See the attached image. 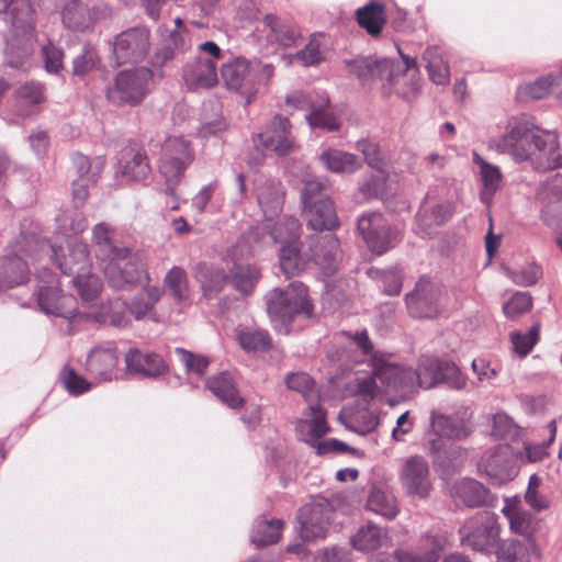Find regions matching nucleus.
Listing matches in <instances>:
<instances>
[{
  "label": "nucleus",
  "mask_w": 562,
  "mask_h": 562,
  "mask_svg": "<svg viewBox=\"0 0 562 562\" xmlns=\"http://www.w3.org/2000/svg\"><path fill=\"white\" fill-rule=\"evenodd\" d=\"M499 153H508L517 162L529 161L537 170L562 168L558 135L527 123L509 124L508 131L492 140Z\"/></svg>",
  "instance_id": "f257e3e1"
},
{
  "label": "nucleus",
  "mask_w": 562,
  "mask_h": 562,
  "mask_svg": "<svg viewBox=\"0 0 562 562\" xmlns=\"http://www.w3.org/2000/svg\"><path fill=\"white\" fill-rule=\"evenodd\" d=\"M113 234L112 227L99 223L92 228V244L109 283L113 288L123 289L139 280V271L137 263L132 260L130 249L114 245Z\"/></svg>",
  "instance_id": "f03ea898"
},
{
  "label": "nucleus",
  "mask_w": 562,
  "mask_h": 562,
  "mask_svg": "<svg viewBox=\"0 0 562 562\" xmlns=\"http://www.w3.org/2000/svg\"><path fill=\"white\" fill-rule=\"evenodd\" d=\"M67 255H60L57 247H53L54 260L65 274L74 276V284L83 301H91L99 295L102 289L100 279L92 274L88 245L78 238L67 241Z\"/></svg>",
  "instance_id": "7ed1b4c3"
},
{
  "label": "nucleus",
  "mask_w": 562,
  "mask_h": 562,
  "mask_svg": "<svg viewBox=\"0 0 562 562\" xmlns=\"http://www.w3.org/2000/svg\"><path fill=\"white\" fill-rule=\"evenodd\" d=\"M267 312L280 330L289 331V325L295 316L303 315L307 318L313 316V304L307 295L306 286L294 281L286 289H272L265 296Z\"/></svg>",
  "instance_id": "20e7f679"
},
{
  "label": "nucleus",
  "mask_w": 562,
  "mask_h": 562,
  "mask_svg": "<svg viewBox=\"0 0 562 562\" xmlns=\"http://www.w3.org/2000/svg\"><path fill=\"white\" fill-rule=\"evenodd\" d=\"M372 374L357 379L356 391L364 398L372 400L382 391H400L412 384L416 374L412 368H403L387 362L382 356L374 353L371 358Z\"/></svg>",
  "instance_id": "39448f33"
},
{
  "label": "nucleus",
  "mask_w": 562,
  "mask_h": 562,
  "mask_svg": "<svg viewBox=\"0 0 562 562\" xmlns=\"http://www.w3.org/2000/svg\"><path fill=\"white\" fill-rule=\"evenodd\" d=\"M193 159V149L182 137H168L161 145L159 172L166 180V192L171 196H176L175 187L181 181Z\"/></svg>",
  "instance_id": "423d86ee"
},
{
  "label": "nucleus",
  "mask_w": 562,
  "mask_h": 562,
  "mask_svg": "<svg viewBox=\"0 0 562 562\" xmlns=\"http://www.w3.org/2000/svg\"><path fill=\"white\" fill-rule=\"evenodd\" d=\"M461 544L475 551L488 552L499 542L501 525L495 513L477 512L459 529Z\"/></svg>",
  "instance_id": "0eeeda50"
},
{
  "label": "nucleus",
  "mask_w": 562,
  "mask_h": 562,
  "mask_svg": "<svg viewBox=\"0 0 562 562\" xmlns=\"http://www.w3.org/2000/svg\"><path fill=\"white\" fill-rule=\"evenodd\" d=\"M401 57L404 61V69L401 66L387 58L376 59L371 56L356 58L347 61L349 71L356 75L359 80L367 82L372 79H385L389 82H394L400 76H403L409 69L417 67L415 58L403 54L400 50Z\"/></svg>",
  "instance_id": "6e6552de"
},
{
  "label": "nucleus",
  "mask_w": 562,
  "mask_h": 562,
  "mask_svg": "<svg viewBox=\"0 0 562 562\" xmlns=\"http://www.w3.org/2000/svg\"><path fill=\"white\" fill-rule=\"evenodd\" d=\"M0 13H7L11 23L9 46L21 44L26 50L34 41L36 12L30 0H0Z\"/></svg>",
  "instance_id": "1a4fd4ad"
},
{
  "label": "nucleus",
  "mask_w": 562,
  "mask_h": 562,
  "mask_svg": "<svg viewBox=\"0 0 562 562\" xmlns=\"http://www.w3.org/2000/svg\"><path fill=\"white\" fill-rule=\"evenodd\" d=\"M357 228L369 249L376 255L387 251L397 239L398 232L392 228L387 220L378 212L360 216Z\"/></svg>",
  "instance_id": "9d476101"
},
{
  "label": "nucleus",
  "mask_w": 562,
  "mask_h": 562,
  "mask_svg": "<svg viewBox=\"0 0 562 562\" xmlns=\"http://www.w3.org/2000/svg\"><path fill=\"white\" fill-rule=\"evenodd\" d=\"M221 74L227 89L238 92L246 105L252 102L258 89L255 67L249 60L234 58L223 64Z\"/></svg>",
  "instance_id": "9b49d317"
},
{
  "label": "nucleus",
  "mask_w": 562,
  "mask_h": 562,
  "mask_svg": "<svg viewBox=\"0 0 562 562\" xmlns=\"http://www.w3.org/2000/svg\"><path fill=\"white\" fill-rule=\"evenodd\" d=\"M400 479L407 495L427 498L432 488L430 469L427 460L422 456H412L406 459Z\"/></svg>",
  "instance_id": "f8f14e48"
},
{
  "label": "nucleus",
  "mask_w": 562,
  "mask_h": 562,
  "mask_svg": "<svg viewBox=\"0 0 562 562\" xmlns=\"http://www.w3.org/2000/svg\"><path fill=\"white\" fill-rule=\"evenodd\" d=\"M440 290L428 279L422 278L406 295V305L413 317L434 318L440 313Z\"/></svg>",
  "instance_id": "ddd939ff"
},
{
  "label": "nucleus",
  "mask_w": 562,
  "mask_h": 562,
  "mask_svg": "<svg viewBox=\"0 0 562 562\" xmlns=\"http://www.w3.org/2000/svg\"><path fill=\"white\" fill-rule=\"evenodd\" d=\"M430 426L435 435L451 440L467 439L473 432L472 413L468 408L446 415L432 411Z\"/></svg>",
  "instance_id": "4468645a"
},
{
  "label": "nucleus",
  "mask_w": 562,
  "mask_h": 562,
  "mask_svg": "<svg viewBox=\"0 0 562 562\" xmlns=\"http://www.w3.org/2000/svg\"><path fill=\"white\" fill-rule=\"evenodd\" d=\"M479 470L484 472L492 484L502 485L515 476V467L509 457V448L498 445L484 453L479 463Z\"/></svg>",
  "instance_id": "2eb2a0df"
},
{
  "label": "nucleus",
  "mask_w": 562,
  "mask_h": 562,
  "mask_svg": "<svg viewBox=\"0 0 562 562\" xmlns=\"http://www.w3.org/2000/svg\"><path fill=\"white\" fill-rule=\"evenodd\" d=\"M258 140L266 149L278 156L291 153L294 143L289 119L280 114L274 115L267 131L258 135Z\"/></svg>",
  "instance_id": "dca6fc26"
},
{
  "label": "nucleus",
  "mask_w": 562,
  "mask_h": 562,
  "mask_svg": "<svg viewBox=\"0 0 562 562\" xmlns=\"http://www.w3.org/2000/svg\"><path fill=\"white\" fill-rule=\"evenodd\" d=\"M140 97V75L138 68L120 71L114 85L106 90L108 100L116 105L135 104Z\"/></svg>",
  "instance_id": "f3484780"
},
{
  "label": "nucleus",
  "mask_w": 562,
  "mask_h": 562,
  "mask_svg": "<svg viewBox=\"0 0 562 562\" xmlns=\"http://www.w3.org/2000/svg\"><path fill=\"white\" fill-rule=\"evenodd\" d=\"M330 509L322 504H307L300 508L297 520L304 540L324 538L328 530Z\"/></svg>",
  "instance_id": "a211bd4d"
},
{
  "label": "nucleus",
  "mask_w": 562,
  "mask_h": 562,
  "mask_svg": "<svg viewBox=\"0 0 562 562\" xmlns=\"http://www.w3.org/2000/svg\"><path fill=\"white\" fill-rule=\"evenodd\" d=\"M295 430L300 440L317 449L321 438L329 430L325 411L318 405H310L297 422Z\"/></svg>",
  "instance_id": "6ab92c4d"
},
{
  "label": "nucleus",
  "mask_w": 562,
  "mask_h": 562,
  "mask_svg": "<svg viewBox=\"0 0 562 562\" xmlns=\"http://www.w3.org/2000/svg\"><path fill=\"white\" fill-rule=\"evenodd\" d=\"M446 543V538L427 533L418 540L416 552L396 549L393 552V558L396 562H437Z\"/></svg>",
  "instance_id": "aec40b11"
},
{
  "label": "nucleus",
  "mask_w": 562,
  "mask_h": 562,
  "mask_svg": "<svg viewBox=\"0 0 562 562\" xmlns=\"http://www.w3.org/2000/svg\"><path fill=\"white\" fill-rule=\"evenodd\" d=\"M183 79L190 89H207L218 81L216 63L210 58L195 57L183 68Z\"/></svg>",
  "instance_id": "412c9836"
},
{
  "label": "nucleus",
  "mask_w": 562,
  "mask_h": 562,
  "mask_svg": "<svg viewBox=\"0 0 562 562\" xmlns=\"http://www.w3.org/2000/svg\"><path fill=\"white\" fill-rule=\"evenodd\" d=\"M310 249L312 259L316 265L321 266L326 273H330L336 269V265L341 257V251L339 240L335 235L311 236Z\"/></svg>",
  "instance_id": "4be33fe9"
},
{
  "label": "nucleus",
  "mask_w": 562,
  "mask_h": 562,
  "mask_svg": "<svg viewBox=\"0 0 562 562\" xmlns=\"http://www.w3.org/2000/svg\"><path fill=\"white\" fill-rule=\"evenodd\" d=\"M60 16L66 29L80 33L92 29L97 21L95 10L81 0H65L60 7Z\"/></svg>",
  "instance_id": "5701e85b"
},
{
  "label": "nucleus",
  "mask_w": 562,
  "mask_h": 562,
  "mask_svg": "<svg viewBox=\"0 0 562 562\" xmlns=\"http://www.w3.org/2000/svg\"><path fill=\"white\" fill-rule=\"evenodd\" d=\"M38 304L46 314L69 319L77 316L74 296L64 294L54 286H45L38 291Z\"/></svg>",
  "instance_id": "b1692460"
},
{
  "label": "nucleus",
  "mask_w": 562,
  "mask_h": 562,
  "mask_svg": "<svg viewBox=\"0 0 562 562\" xmlns=\"http://www.w3.org/2000/svg\"><path fill=\"white\" fill-rule=\"evenodd\" d=\"M303 216L307 226L316 232L331 231L338 226L336 210L330 199H321L315 203L304 205Z\"/></svg>",
  "instance_id": "393cba45"
},
{
  "label": "nucleus",
  "mask_w": 562,
  "mask_h": 562,
  "mask_svg": "<svg viewBox=\"0 0 562 562\" xmlns=\"http://www.w3.org/2000/svg\"><path fill=\"white\" fill-rule=\"evenodd\" d=\"M453 212L454 206L451 202L443 201L434 204L424 202L416 215L418 229L425 235H429L432 227L445 224Z\"/></svg>",
  "instance_id": "a878e982"
},
{
  "label": "nucleus",
  "mask_w": 562,
  "mask_h": 562,
  "mask_svg": "<svg viewBox=\"0 0 562 562\" xmlns=\"http://www.w3.org/2000/svg\"><path fill=\"white\" fill-rule=\"evenodd\" d=\"M184 48V35L179 30L169 31L167 37L164 40L161 47L155 54L154 67L155 69H147L143 67V82L147 79H154L155 76L161 78V66L172 59L177 52Z\"/></svg>",
  "instance_id": "bb28decb"
},
{
  "label": "nucleus",
  "mask_w": 562,
  "mask_h": 562,
  "mask_svg": "<svg viewBox=\"0 0 562 562\" xmlns=\"http://www.w3.org/2000/svg\"><path fill=\"white\" fill-rule=\"evenodd\" d=\"M207 389L231 408H239L244 398L239 395L234 378L228 372H221L206 381Z\"/></svg>",
  "instance_id": "cd10ccee"
},
{
  "label": "nucleus",
  "mask_w": 562,
  "mask_h": 562,
  "mask_svg": "<svg viewBox=\"0 0 562 562\" xmlns=\"http://www.w3.org/2000/svg\"><path fill=\"white\" fill-rule=\"evenodd\" d=\"M318 158L325 169L335 173H353L362 166L357 155L337 148L324 149Z\"/></svg>",
  "instance_id": "c85d7f7f"
},
{
  "label": "nucleus",
  "mask_w": 562,
  "mask_h": 562,
  "mask_svg": "<svg viewBox=\"0 0 562 562\" xmlns=\"http://www.w3.org/2000/svg\"><path fill=\"white\" fill-rule=\"evenodd\" d=\"M119 357L112 348H95L87 359V370L100 381H109L114 375Z\"/></svg>",
  "instance_id": "c756f323"
},
{
  "label": "nucleus",
  "mask_w": 562,
  "mask_h": 562,
  "mask_svg": "<svg viewBox=\"0 0 562 562\" xmlns=\"http://www.w3.org/2000/svg\"><path fill=\"white\" fill-rule=\"evenodd\" d=\"M448 361H442L436 357L423 356L419 359L418 370H413L416 374L414 382L405 389L418 385L424 389H430L442 380L446 364Z\"/></svg>",
  "instance_id": "7c9ffc66"
},
{
  "label": "nucleus",
  "mask_w": 562,
  "mask_h": 562,
  "mask_svg": "<svg viewBox=\"0 0 562 562\" xmlns=\"http://www.w3.org/2000/svg\"><path fill=\"white\" fill-rule=\"evenodd\" d=\"M117 65L136 61L140 55V30L133 27L119 34L113 43Z\"/></svg>",
  "instance_id": "2f4dec72"
},
{
  "label": "nucleus",
  "mask_w": 562,
  "mask_h": 562,
  "mask_svg": "<svg viewBox=\"0 0 562 562\" xmlns=\"http://www.w3.org/2000/svg\"><path fill=\"white\" fill-rule=\"evenodd\" d=\"M356 20L369 35L376 37L386 24L385 7L379 2L371 1L357 9Z\"/></svg>",
  "instance_id": "473e14b6"
},
{
  "label": "nucleus",
  "mask_w": 562,
  "mask_h": 562,
  "mask_svg": "<svg viewBox=\"0 0 562 562\" xmlns=\"http://www.w3.org/2000/svg\"><path fill=\"white\" fill-rule=\"evenodd\" d=\"M258 203L265 216L272 220L282 210L284 192L280 181H267L258 188Z\"/></svg>",
  "instance_id": "72a5a7b5"
},
{
  "label": "nucleus",
  "mask_w": 562,
  "mask_h": 562,
  "mask_svg": "<svg viewBox=\"0 0 562 562\" xmlns=\"http://www.w3.org/2000/svg\"><path fill=\"white\" fill-rule=\"evenodd\" d=\"M473 162L480 169L483 190L481 191V201L490 206L493 195L501 188L502 173L497 166L484 160L477 153H473Z\"/></svg>",
  "instance_id": "f704fd0d"
},
{
  "label": "nucleus",
  "mask_w": 562,
  "mask_h": 562,
  "mask_svg": "<svg viewBox=\"0 0 562 562\" xmlns=\"http://www.w3.org/2000/svg\"><path fill=\"white\" fill-rule=\"evenodd\" d=\"M503 515L508 519L509 528L514 533L522 536L526 540H532L538 530L537 519L528 512L509 504L502 508Z\"/></svg>",
  "instance_id": "c9c22d12"
},
{
  "label": "nucleus",
  "mask_w": 562,
  "mask_h": 562,
  "mask_svg": "<svg viewBox=\"0 0 562 562\" xmlns=\"http://www.w3.org/2000/svg\"><path fill=\"white\" fill-rule=\"evenodd\" d=\"M198 270L201 289L206 297H214L221 293L229 279V276L221 267L201 263L198 266Z\"/></svg>",
  "instance_id": "e433bc0d"
},
{
  "label": "nucleus",
  "mask_w": 562,
  "mask_h": 562,
  "mask_svg": "<svg viewBox=\"0 0 562 562\" xmlns=\"http://www.w3.org/2000/svg\"><path fill=\"white\" fill-rule=\"evenodd\" d=\"M538 549L533 540L525 542L518 540H504L497 549L498 562H530L531 552Z\"/></svg>",
  "instance_id": "4c0bfd02"
},
{
  "label": "nucleus",
  "mask_w": 562,
  "mask_h": 562,
  "mask_svg": "<svg viewBox=\"0 0 562 562\" xmlns=\"http://www.w3.org/2000/svg\"><path fill=\"white\" fill-rule=\"evenodd\" d=\"M307 123L313 128H323L328 132L338 131L340 123L335 113L329 108V99L319 97L311 112L305 116Z\"/></svg>",
  "instance_id": "58836bf2"
},
{
  "label": "nucleus",
  "mask_w": 562,
  "mask_h": 562,
  "mask_svg": "<svg viewBox=\"0 0 562 562\" xmlns=\"http://www.w3.org/2000/svg\"><path fill=\"white\" fill-rule=\"evenodd\" d=\"M29 268L19 257L7 258L0 267V290H7L26 282Z\"/></svg>",
  "instance_id": "ea45409f"
},
{
  "label": "nucleus",
  "mask_w": 562,
  "mask_h": 562,
  "mask_svg": "<svg viewBox=\"0 0 562 562\" xmlns=\"http://www.w3.org/2000/svg\"><path fill=\"white\" fill-rule=\"evenodd\" d=\"M29 268L19 257L7 258L0 267V290H7L26 282Z\"/></svg>",
  "instance_id": "a19ab883"
},
{
  "label": "nucleus",
  "mask_w": 562,
  "mask_h": 562,
  "mask_svg": "<svg viewBox=\"0 0 562 562\" xmlns=\"http://www.w3.org/2000/svg\"><path fill=\"white\" fill-rule=\"evenodd\" d=\"M385 538L386 531L382 527L368 522L351 538V544L359 551H374L381 547Z\"/></svg>",
  "instance_id": "79ce46f5"
},
{
  "label": "nucleus",
  "mask_w": 562,
  "mask_h": 562,
  "mask_svg": "<svg viewBox=\"0 0 562 562\" xmlns=\"http://www.w3.org/2000/svg\"><path fill=\"white\" fill-rule=\"evenodd\" d=\"M260 277V270L254 265H235L229 274L234 289L243 295L254 291Z\"/></svg>",
  "instance_id": "37998d69"
},
{
  "label": "nucleus",
  "mask_w": 562,
  "mask_h": 562,
  "mask_svg": "<svg viewBox=\"0 0 562 562\" xmlns=\"http://www.w3.org/2000/svg\"><path fill=\"white\" fill-rule=\"evenodd\" d=\"M367 506L370 510L385 517L386 519H393L398 514V505L396 497L386 491L379 487L372 488Z\"/></svg>",
  "instance_id": "c03bdc74"
},
{
  "label": "nucleus",
  "mask_w": 562,
  "mask_h": 562,
  "mask_svg": "<svg viewBox=\"0 0 562 562\" xmlns=\"http://www.w3.org/2000/svg\"><path fill=\"white\" fill-rule=\"evenodd\" d=\"M424 59L427 61V71L430 80L436 85H448L450 81L449 66L443 60L440 48L438 46L427 47L424 53Z\"/></svg>",
  "instance_id": "a18cd8bd"
},
{
  "label": "nucleus",
  "mask_w": 562,
  "mask_h": 562,
  "mask_svg": "<svg viewBox=\"0 0 562 562\" xmlns=\"http://www.w3.org/2000/svg\"><path fill=\"white\" fill-rule=\"evenodd\" d=\"M266 26L270 29L269 38L277 42L282 47H291L301 38L296 27L282 23L278 16L267 14L263 19Z\"/></svg>",
  "instance_id": "49530a36"
},
{
  "label": "nucleus",
  "mask_w": 562,
  "mask_h": 562,
  "mask_svg": "<svg viewBox=\"0 0 562 562\" xmlns=\"http://www.w3.org/2000/svg\"><path fill=\"white\" fill-rule=\"evenodd\" d=\"M283 529V521L280 519H271L267 520L260 518L257 520L252 535L251 541L257 547H266L269 544H273L279 541L281 538V532Z\"/></svg>",
  "instance_id": "de8ad7c7"
},
{
  "label": "nucleus",
  "mask_w": 562,
  "mask_h": 562,
  "mask_svg": "<svg viewBox=\"0 0 562 562\" xmlns=\"http://www.w3.org/2000/svg\"><path fill=\"white\" fill-rule=\"evenodd\" d=\"M457 494L469 507L485 505L488 501V490L475 480H463L457 485Z\"/></svg>",
  "instance_id": "09e8293b"
},
{
  "label": "nucleus",
  "mask_w": 562,
  "mask_h": 562,
  "mask_svg": "<svg viewBox=\"0 0 562 562\" xmlns=\"http://www.w3.org/2000/svg\"><path fill=\"white\" fill-rule=\"evenodd\" d=\"M279 262L286 278L299 274L306 265V261L300 254L296 241L282 245L279 251Z\"/></svg>",
  "instance_id": "8fccbe9b"
},
{
  "label": "nucleus",
  "mask_w": 562,
  "mask_h": 562,
  "mask_svg": "<svg viewBox=\"0 0 562 562\" xmlns=\"http://www.w3.org/2000/svg\"><path fill=\"white\" fill-rule=\"evenodd\" d=\"M267 228H269L270 237L274 243L285 245L299 239L301 224L296 217L285 216L272 226L267 225Z\"/></svg>",
  "instance_id": "3c124183"
},
{
  "label": "nucleus",
  "mask_w": 562,
  "mask_h": 562,
  "mask_svg": "<svg viewBox=\"0 0 562 562\" xmlns=\"http://www.w3.org/2000/svg\"><path fill=\"white\" fill-rule=\"evenodd\" d=\"M540 324H533L527 333L513 331L510 341L514 351L521 358L526 357L539 341Z\"/></svg>",
  "instance_id": "603ef678"
},
{
  "label": "nucleus",
  "mask_w": 562,
  "mask_h": 562,
  "mask_svg": "<svg viewBox=\"0 0 562 562\" xmlns=\"http://www.w3.org/2000/svg\"><path fill=\"white\" fill-rule=\"evenodd\" d=\"M165 284L170 290L173 299L183 302L189 296L187 273L180 267H172L165 278Z\"/></svg>",
  "instance_id": "864d4df0"
},
{
  "label": "nucleus",
  "mask_w": 562,
  "mask_h": 562,
  "mask_svg": "<svg viewBox=\"0 0 562 562\" xmlns=\"http://www.w3.org/2000/svg\"><path fill=\"white\" fill-rule=\"evenodd\" d=\"M237 339L246 351H263L271 344V339L265 330H241L238 333Z\"/></svg>",
  "instance_id": "5fc2aeb1"
},
{
  "label": "nucleus",
  "mask_w": 562,
  "mask_h": 562,
  "mask_svg": "<svg viewBox=\"0 0 562 562\" xmlns=\"http://www.w3.org/2000/svg\"><path fill=\"white\" fill-rule=\"evenodd\" d=\"M99 63V56L95 48L86 44L81 53L72 60V74L76 76H85L91 71Z\"/></svg>",
  "instance_id": "6e6d98bb"
},
{
  "label": "nucleus",
  "mask_w": 562,
  "mask_h": 562,
  "mask_svg": "<svg viewBox=\"0 0 562 562\" xmlns=\"http://www.w3.org/2000/svg\"><path fill=\"white\" fill-rule=\"evenodd\" d=\"M554 82L555 78L553 76H543L531 83L521 86L518 90V95L520 98L528 97L535 100L542 99L550 92Z\"/></svg>",
  "instance_id": "4d7b16f0"
},
{
  "label": "nucleus",
  "mask_w": 562,
  "mask_h": 562,
  "mask_svg": "<svg viewBox=\"0 0 562 562\" xmlns=\"http://www.w3.org/2000/svg\"><path fill=\"white\" fill-rule=\"evenodd\" d=\"M532 306V297L527 292H516L510 300L504 304L503 312L507 318H518L528 312Z\"/></svg>",
  "instance_id": "13d9d810"
},
{
  "label": "nucleus",
  "mask_w": 562,
  "mask_h": 562,
  "mask_svg": "<svg viewBox=\"0 0 562 562\" xmlns=\"http://www.w3.org/2000/svg\"><path fill=\"white\" fill-rule=\"evenodd\" d=\"M176 353L188 372H194L199 375H204L206 373L210 361L205 356L195 355L183 348H176Z\"/></svg>",
  "instance_id": "bf43d9fd"
},
{
  "label": "nucleus",
  "mask_w": 562,
  "mask_h": 562,
  "mask_svg": "<svg viewBox=\"0 0 562 562\" xmlns=\"http://www.w3.org/2000/svg\"><path fill=\"white\" fill-rule=\"evenodd\" d=\"M491 434L497 439H514L518 436V427L509 416L497 413L493 417Z\"/></svg>",
  "instance_id": "052dcab7"
},
{
  "label": "nucleus",
  "mask_w": 562,
  "mask_h": 562,
  "mask_svg": "<svg viewBox=\"0 0 562 562\" xmlns=\"http://www.w3.org/2000/svg\"><path fill=\"white\" fill-rule=\"evenodd\" d=\"M540 272V268L536 263H528L518 270L505 269V274L520 286L535 284L539 279Z\"/></svg>",
  "instance_id": "680f3d73"
},
{
  "label": "nucleus",
  "mask_w": 562,
  "mask_h": 562,
  "mask_svg": "<svg viewBox=\"0 0 562 562\" xmlns=\"http://www.w3.org/2000/svg\"><path fill=\"white\" fill-rule=\"evenodd\" d=\"M18 101L22 105H34L45 101L44 86L38 82H26L16 91Z\"/></svg>",
  "instance_id": "e2e57ef3"
},
{
  "label": "nucleus",
  "mask_w": 562,
  "mask_h": 562,
  "mask_svg": "<svg viewBox=\"0 0 562 562\" xmlns=\"http://www.w3.org/2000/svg\"><path fill=\"white\" fill-rule=\"evenodd\" d=\"M168 371L169 367L160 355L155 352L143 355V376L158 378Z\"/></svg>",
  "instance_id": "0e129e2a"
},
{
  "label": "nucleus",
  "mask_w": 562,
  "mask_h": 562,
  "mask_svg": "<svg viewBox=\"0 0 562 562\" xmlns=\"http://www.w3.org/2000/svg\"><path fill=\"white\" fill-rule=\"evenodd\" d=\"M139 162L140 160L137 151L133 148H124L121 151L119 171L122 176L136 180L138 178Z\"/></svg>",
  "instance_id": "69168bd1"
},
{
  "label": "nucleus",
  "mask_w": 562,
  "mask_h": 562,
  "mask_svg": "<svg viewBox=\"0 0 562 562\" xmlns=\"http://www.w3.org/2000/svg\"><path fill=\"white\" fill-rule=\"evenodd\" d=\"M357 149L363 154L364 159L370 167L379 170L380 172L385 171L386 165L380 158L378 145L367 139H361L357 143Z\"/></svg>",
  "instance_id": "338daca9"
},
{
  "label": "nucleus",
  "mask_w": 562,
  "mask_h": 562,
  "mask_svg": "<svg viewBox=\"0 0 562 562\" xmlns=\"http://www.w3.org/2000/svg\"><path fill=\"white\" fill-rule=\"evenodd\" d=\"M61 380L67 391L74 395L88 391L91 384L81 375L77 374L74 369L65 368Z\"/></svg>",
  "instance_id": "774afa93"
}]
</instances>
